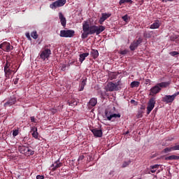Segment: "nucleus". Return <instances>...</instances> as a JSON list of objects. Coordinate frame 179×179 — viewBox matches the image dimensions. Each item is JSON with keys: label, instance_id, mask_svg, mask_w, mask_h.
<instances>
[{"label": "nucleus", "instance_id": "1", "mask_svg": "<svg viewBox=\"0 0 179 179\" xmlns=\"http://www.w3.org/2000/svg\"><path fill=\"white\" fill-rule=\"evenodd\" d=\"M106 30V27L103 25L96 26V25H92L90 26L89 24V22H85L83 24V33L81 35V38L83 40L85 38H87V37L92 34H96V36H99L100 33H103Z\"/></svg>", "mask_w": 179, "mask_h": 179}, {"label": "nucleus", "instance_id": "2", "mask_svg": "<svg viewBox=\"0 0 179 179\" xmlns=\"http://www.w3.org/2000/svg\"><path fill=\"white\" fill-rule=\"evenodd\" d=\"M18 151L25 156H33V155H34V150H31V147L29 144L19 145Z\"/></svg>", "mask_w": 179, "mask_h": 179}, {"label": "nucleus", "instance_id": "3", "mask_svg": "<svg viewBox=\"0 0 179 179\" xmlns=\"http://www.w3.org/2000/svg\"><path fill=\"white\" fill-rule=\"evenodd\" d=\"M51 44L45 45L43 47V50L41 51L39 54V57L43 61H45V59H48L50 58V55H51Z\"/></svg>", "mask_w": 179, "mask_h": 179}, {"label": "nucleus", "instance_id": "4", "mask_svg": "<svg viewBox=\"0 0 179 179\" xmlns=\"http://www.w3.org/2000/svg\"><path fill=\"white\" fill-rule=\"evenodd\" d=\"M120 83L121 81H117V83H114L113 82L108 83L106 86V92H118V90H121V87H120Z\"/></svg>", "mask_w": 179, "mask_h": 179}, {"label": "nucleus", "instance_id": "5", "mask_svg": "<svg viewBox=\"0 0 179 179\" xmlns=\"http://www.w3.org/2000/svg\"><path fill=\"white\" fill-rule=\"evenodd\" d=\"M59 36L60 37H65L66 38H71L75 36V31L71 29L61 30Z\"/></svg>", "mask_w": 179, "mask_h": 179}, {"label": "nucleus", "instance_id": "6", "mask_svg": "<svg viewBox=\"0 0 179 179\" xmlns=\"http://www.w3.org/2000/svg\"><path fill=\"white\" fill-rule=\"evenodd\" d=\"M66 3V0H57L50 5V9H57V8H61Z\"/></svg>", "mask_w": 179, "mask_h": 179}, {"label": "nucleus", "instance_id": "7", "mask_svg": "<svg viewBox=\"0 0 179 179\" xmlns=\"http://www.w3.org/2000/svg\"><path fill=\"white\" fill-rule=\"evenodd\" d=\"M105 116L108 121H114L113 118H121V115L120 113H111V112L108 113L107 110L105 111Z\"/></svg>", "mask_w": 179, "mask_h": 179}, {"label": "nucleus", "instance_id": "8", "mask_svg": "<svg viewBox=\"0 0 179 179\" xmlns=\"http://www.w3.org/2000/svg\"><path fill=\"white\" fill-rule=\"evenodd\" d=\"M0 48L6 52H9V51H12V50H13V46L8 42H3L0 44Z\"/></svg>", "mask_w": 179, "mask_h": 179}, {"label": "nucleus", "instance_id": "9", "mask_svg": "<svg viewBox=\"0 0 179 179\" xmlns=\"http://www.w3.org/2000/svg\"><path fill=\"white\" fill-rule=\"evenodd\" d=\"M142 41H143V39L140 37L138 38L137 41H134V42H132L129 46L131 51H135V50H136L138 47H139V45L142 44Z\"/></svg>", "mask_w": 179, "mask_h": 179}, {"label": "nucleus", "instance_id": "10", "mask_svg": "<svg viewBox=\"0 0 179 179\" xmlns=\"http://www.w3.org/2000/svg\"><path fill=\"white\" fill-rule=\"evenodd\" d=\"M155 104H156V99L151 98L148 103L147 106V114L149 115L150 113H152V110L155 108Z\"/></svg>", "mask_w": 179, "mask_h": 179}, {"label": "nucleus", "instance_id": "11", "mask_svg": "<svg viewBox=\"0 0 179 179\" xmlns=\"http://www.w3.org/2000/svg\"><path fill=\"white\" fill-rule=\"evenodd\" d=\"M161 91H162V88L159 87L158 84H157L154 87H151V89L150 90V95L155 96V94H157V93H160Z\"/></svg>", "mask_w": 179, "mask_h": 179}, {"label": "nucleus", "instance_id": "12", "mask_svg": "<svg viewBox=\"0 0 179 179\" xmlns=\"http://www.w3.org/2000/svg\"><path fill=\"white\" fill-rule=\"evenodd\" d=\"M175 98L173 95H165L164 97H162V101L164 103H166V104H169V103H173L174 101Z\"/></svg>", "mask_w": 179, "mask_h": 179}, {"label": "nucleus", "instance_id": "13", "mask_svg": "<svg viewBox=\"0 0 179 179\" xmlns=\"http://www.w3.org/2000/svg\"><path fill=\"white\" fill-rule=\"evenodd\" d=\"M91 131L96 138H101V136H103V130L101 129H91Z\"/></svg>", "mask_w": 179, "mask_h": 179}, {"label": "nucleus", "instance_id": "14", "mask_svg": "<svg viewBox=\"0 0 179 179\" xmlns=\"http://www.w3.org/2000/svg\"><path fill=\"white\" fill-rule=\"evenodd\" d=\"M87 83V78H83L81 80V83L79 84L78 92H83Z\"/></svg>", "mask_w": 179, "mask_h": 179}, {"label": "nucleus", "instance_id": "15", "mask_svg": "<svg viewBox=\"0 0 179 179\" xmlns=\"http://www.w3.org/2000/svg\"><path fill=\"white\" fill-rule=\"evenodd\" d=\"M97 104V98H91L90 101L88 102V108L89 110H92L93 107Z\"/></svg>", "mask_w": 179, "mask_h": 179}, {"label": "nucleus", "instance_id": "16", "mask_svg": "<svg viewBox=\"0 0 179 179\" xmlns=\"http://www.w3.org/2000/svg\"><path fill=\"white\" fill-rule=\"evenodd\" d=\"M59 19L60 20L62 26H63V27H65L66 26V18L61 12L59 13Z\"/></svg>", "mask_w": 179, "mask_h": 179}, {"label": "nucleus", "instance_id": "17", "mask_svg": "<svg viewBox=\"0 0 179 179\" xmlns=\"http://www.w3.org/2000/svg\"><path fill=\"white\" fill-rule=\"evenodd\" d=\"M52 171H55L57 169H59V167H62V163L59 162V160H57L54 162V164H52Z\"/></svg>", "mask_w": 179, "mask_h": 179}, {"label": "nucleus", "instance_id": "18", "mask_svg": "<svg viewBox=\"0 0 179 179\" xmlns=\"http://www.w3.org/2000/svg\"><path fill=\"white\" fill-rule=\"evenodd\" d=\"M173 150H179V145H176L171 148H166L164 149V153H169L170 152H173Z\"/></svg>", "mask_w": 179, "mask_h": 179}, {"label": "nucleus", "instance_id": "19", "mask_svg": "<svg viewBox=\"0 0 179 179\" xmlns=\"http://www.w3.org/2000/svg\"><path fill=\"white\" fill-rule=\"evenodd\" d=\"M161 24H162V23H160V21L157 20L150 26V29H159V27H160Z\"/></svg>", "mask_w": 179, "mask_h": 179}, {"label": "nucleus", "instance_id": "20", "mask_svg": "<svg viewBox=\"0 0 179 179\" xmlns=\"http://www.w3.org/2000/svg\"><path fill=\"white\" fill-rule=\"evenodd\" d=\"M171 84V81L162 82L157 83L158 86L162 89V87H169Z\"/></svg>", "mask_w": 179, "mask_h": 179}, {"label": "nucleus", "instance_id": "21", "mask_svg": "<svg viewBox=\"0 0 179 179\" xmlns=\"http://www.w3.org/2000/svg\"><path fill=\"white\" fill-rule=\"evenodd\" d=\"M90 55L94 58V59H96V58L99 57V51L96 49H92Z\"/></svg>", "mask_w": 179, "mask_h": 179}, {"label": "nucleus", "instance_id": "22", "mask_svg": "<svg viewBox=\"0 0 179 179\" xmlns=\"http://www.w3.org/2000/svg\"><path fill=\"white\" fill-rule=\"evenodd\" d=\"M16 103V99L13 98L11 99H9L7 102L4 103L5 107H8L9 106H13Z\"/></svg>", "mask_w": 179, "mask_h": 179}, {"label": "nucleus", "instance_id": "23", "mask_svg": "<svg viewBox=\"0 0 179 179\" xmlns=\"http://www.w3.org/2000/svg\"><path fill=\"white\" fill-rule=\"evenodd\" d=\"M89 57V52L83 53L80 55L79 61L81 62V64L86 59V57Z\"/></svg>", "mask_w": 179, "mask_h": 179}, {"label": "nucleus", "instance_id": "24", "mask_svg": "<svg viewBox=\"0 0 179 179\" xmlns=\"http://www.w3.org/2000/svg\"><path fill=\"white\" fill-rule=\"evenodd\" d=\"M165 160H179L178 155H171L165 157Z\"/></svg>", "mask_w": 179, "mask_h": 179}, {"label": "nucleus", "instance_id": "25", "mask_svg": "<svg viewBox=\"0 0 179 179\" xmlns=\"http://www.w3.org/2000/svg\"><path fill=\"white\" fill-rule=\"evenodd\" d=\"M141 83L139 81H133L131 83V87H139Z\"/></svg>", "mask_w": 179, "mask_h": 179}, {"label": "nucleus", "instance_id": "26", "mask_svg": "<svg viewBox=\"0 0 179 179\" xmlns=\"http://www.w3.org/2000/svg\"><path fill=\"white\" fill-rule=\"evenodd\" d=\"M12 72H13V71L10 70V69H8L7 70H4L6 78H9V76H10Z\"/></svg>", "mask_w": 179, "mask_h": 179}, {"label": "nucleus", "instance_id": "27", "mask_svg": "<svg viewBox=\"0 0 179 179\" xmlns=\"http://www.w3.org/2000/svg\"><path fill=\"white\" fill-rule=\"evenodd\" d=\"M102 15V17H103V19L105 20H107V19H108V17H110V16H111V13H103L101 14Z\"/></svg>", "mask_w": 179, "mask_h": 179}, {"label": "nucleus", "instance_id": "28", "mask_svg": "<svg viewBox=\"0 0 179 179\" xmlns=\"http://www.w3.org/2000/svg\"><path fill=\"white\" fill-rule=\"evenodd\" d=\"M31 36L34 40H37V38H38V35L37 34V31H36L31 33Z\"/></svg>", "mask_w": 179, "mask_h": 179}, {"label": "nucleus", "instance_id": "29", "mask_svg": "<svg viewBox=\"0 0 179 179\" xmlns=\"http://www.w3.org/2000/svg\"><path fill=\"white\" fill-rule=\"evenodd\" d=\"M143 37H145V38H150L152 37V31L144 32Z\"/></svg>", "mask_w": 179, "mask_h": 179}, {"label": "nucleus", "instance_id": "30", "mask_svg": "<svg viewBox=\"0 0 179 179\" xmlns=\"http://www.w3.org/2000/svg\"><path fill=\"white\" fill-rule=\"evenodd\" d=\"M27 141H29V137L27 136L24 137L22 141H21V145H29L27 143Z\"/></svg>", "mask_w": 179, "mask_h": 179}, {"label": "nucleus", "instance_id": "31", "mask_svg": "<svg viewBox=\"0 0 179 179\" xmlns=\"http://www.w3.org/2000/svg\"><path fill=\"white\" fill-rule=\"evenodd\" d=\"M125 2H127V3H132V0H120V4L122 5V3H125Z\"/></svg>", "mask_w": 179, "mask_h": 179}, {"label": "nucleus", "instance_id": "32", "mask_svg": "<svg viewBox=\"0 0 179 179\" xmlns=\"http://www.w3.org/2000/svg\"><path fill=\"white\" fill-rule=\"evenodd\" d=\"M109 77L110 80H113V79H115L117 78V74L115 73H110L109 74Z\"/></svg>", "mask_w": 179, "mask_h": 179}, {"label": "nucleus", "instance_id": "33", "mask_svg": "<svg viewBox=\"0 0 179 179\" xmlns=\"http://www.w3.org/2000/svg\"><path fill=\"white\" fill-rule=\"evenodd\" d=\"M31 135L35 139H38V131H34Z\"/></svg>", "mask_w": 179, "mask_h": 179}, {"label": "nucleus", "instance_id": "34", "mask_svg": "<svg viewBox=\"0 0 179 179\" xmlns=\"http://www.w3.org/2000/svg\"><path fill=\"white\" fill-rule=\"evenodd\" d=\"M122 20H124V22H128V20H129V17H128V15H125L124 16L122 17Z\"/></svg>", "mask_w": 179, "mask_h": 179}, {"label": "nucleus", "instance_id": "35", "mask_svg": "<svg viewBox=\"0 0 179 179\" xmlns=\"http://www.w3.org/2000/svg\"><path fill=\"white\" fill-rule=\"evenodd\" d=\"M68 104L69 106H76L78 103L75 101H69Z\"/></svg>", "mask_w": 179, "mask_h": 179}, {"label": "nucleus", "instance_id": "36", "mask_svg": "<svg viewBox=\"0 0 179 179\" xmlns=\"http://www.w3.org/2000/svg\"><path fill=\"white\" fill-rule=\"evenodd\" d=\"M129 164H131V161L124 162L122 164V167L123 168L127 167V166H129Z\"/></svg>", "mask_w": 179, "mask_h": 179}, {"label": "nucleus", "instance_id": "37", "mask_svg": "<svg viewBox=\"0 0 179 179\" xmlns=\"http://www.w3.org/2000/svg\"><path fill=\"white\" fill-rule=\"evenodd\" d=\"M104 22H106V20L104 19L103 17L101 16V17H100V19L99 20V24H103V23H104Z\"/></svg>", "mask_w": 179, "mask_h": 179}, {"label": "nucleus", "instance_id": "38", "mask_svg": "<svg viewBox=\"0 0 179 179\" xmlns=\"http://www.w3.org/2000/svg\"><path fill=\"white\" fill-rule=\"evenodd\" d=\"M178 52L177 51H173L170 52V55H171V57H176V55H178Z\"/></svg>", "mask_w": 179, "mask_h": 179}, {"label": "nucleus", "instance_id": "39", "mask_svg": "<svg viewBox=\"0 0 179 179\" xmlns=\"http://www.w3.org/2000/svg\"><path fill=\"white\" fill-rule=\"evenodd\" d=\"M19 135V130L15 129L13 132V136H17Z\"/></svg>", "mask_w": 179, "mask_h": 179}, {"label": "nucleus", "instance_id": "40", "mask_svg": "<svg viewBox=\"0 0 179 179\" xmlns=\"http://www.w3.org/2000/svg\"><path fill=\"white\" fill-rule=\"evenodd\" d=\"M30 120L31 122L37 123V121L36 120V117H34V116L31 117Z\"/></svg>", "mask_w": 179, "mask_h": 179}, {"label": "nucleus", "instance_id": "41", "mask_svg": "<svg viewBox=\"0 0 179 179\" xmlns=\"http://www.w3.org/2000/svg\"><path fill=\"white\" fill-rule=\"evenodd\" d=\"M36 131H38V129H37V127H32L31 128V132H36Z\"/></svg>", "mask_w": 179, "mask_h": 179}, {"label": "nucleus", "instance_id": "42", "mask_svg": "<svg viewBox=\"0 0 179 179\" xmlns=\"http://www.w3.org/2000/svg\"><path fill=\"white\" fill-rule=\"evenodd\" d=\"M127 53H128V51L127 50H122L120 52L121 55H127Z\"/></svg>", "mask_w": 179, "mask_h": 179}, {"label": "nucleus", "instance_id": "43", "mask_svg": "<svg viewBox=\"0 0 179 179\" xmlns=\"http://www.w3.org/2000/svg\"><path fill=\"white\" fill-rule=\"evenodd\" d=\"M159 166H160V165H159V164H155V165H154V166H150V169H152V170H154L155 169H158Z\"/></svg>", "mask_w": 179, "mask_h": 179}, {"label": "nucleus", "instance_id": "44", "mask_svg": "<svg viewBox=\"0 0 179 179\" xmlns=\"http://www.w3.org/2000/svg\"><path fill=\"white\" fill-rule=\"evenodd\" d=\"M7 69H9V65L8 64V63H6L4 66V71H6Z\"/></svg>", "mask_w": 179, "mask_h": 179}, {"label": "nucleus", "instance_id": "45", "mask_svg": "<svg viewBox=\"0 0 179 179\" xmlns=\"http://www.w3.org/2000/svg\"><path fill=\"white\" fill-rule=\"evenodd\" d=\"M36 179H44V176L38 175V176H36Z\"/></svg>", "mask_w": 179, "mask_h": 179}, {"label": "nucleus", "instance_id": "46", "mask_svg": "<svg viewBox=\"0 0 179 179\" xmlns=\"http://www.w3.org/2000/svg\"><path fill=\"white\" fill-rule=\"evenodd\" d=\"M178 94H179V92H178L173 94L172 96H174V99H176V97H177V96H178Z\"/></svg>", "mask_w": 179, "mask_h": 179}, {"label": "nucleus", "instance_id": "47", "mask_svg": "<svg viewBox=\"0 0 179 179\" xmlns=\"http://www.w3.org/2000/svg\"><path fill=\"white\" fill-rule=\"evenodd\" d=\"M26 37L29 39V40H30V34L29 33H27L26 34Z\"/></svg>", "mask_w": 179, "mask_h": 179}, {"label": "nucleus", "instance_id": "48", "mask_svg": "<svg viewBox=\"0 0 179 179\" xmlns=\"http://www.w3.org/2000/svg\"><path fill=\"white\" fill-rule=\"evenodd\" d=\"M85 157L83 155H81L78 157V162H80V160H82L83 159H84Z\"/></svg>", "mask_w": 179, "mask_h": 179}, {"label": "nucleus", "instance_id": "49", "mask_svg": "<svg viewBox=\"0 0 179 179\" xmlns=\"http://www.w3.org/2000/svg\"><path fill=\"white\" fill-rule=\"evenodd\" d=\"M159 1H162V2H173V0H159Z\"/></svg>", "mask_w": 179, "mask_h": 179}, {"label": "nucleus", "instance_id": "50", "mask_svg": "<svg viewBox=\"0 0 179 179\" xmlns=\"http://www.w3.org/2000/svg\"><path fill=\"white\" fill-rule=\"evenodd\" d=\"M151 171V173H156V170H155V169H151V171Z\"/></svg>", "mask_w": 179, "mask_h": 179}, {"label": "nucleus", "instance_id": "51", "mask_svg": "<svg viewBox=\"0 0 179 179\" xmlns=\"http://www.w3.org/2000/svg\"><path fill=\"white\" fill-rule=\"evenodd\" d=\"M156 156H157L156 154L153 155L151 157V159H153V157H156Z\"/></svg>", "mask_w": 179, "mask_h": 179}, {"label": "nucleus", "instance_id": "52", "mask_svg": "<svg viewBox=\"0 0 179 179\" xmlns=\"http://www.w3.org/2000/svg\"><path fill=\"white\" fill-rule=\"evenodd\" d=\"M131 104H134V103H135V100H131Z\"/></svg>", "mask_w": 179, "mask_h": 179}, {"label": "nucleus", "instance_id": "53", "mask_svg": "<svg viewBox=\"0 0 179 179\" xmlns=\"http://www.w3.org/2000/svg\"><path fill=\"white\" fill-rule=\"evenodd\" d=\"M14 83H15V85H17V81H15Z\"/></svg>", "mask_w": 179, "mask_h": 179}, {"label": "nucleus", "instance_id": "54", "mask_svg": "<svg viewBox=\"0 0 179 179\" xmlns=\"http://www.w3.org/2000/svg\"><path fill=\"white\" fill-rule=\"evenodd\" d=\"M126 134H129V131H127Z\"/></svg>", "mask_w": 179, "mask_h": 179}, {"label": "nucleus", "instance_id": "55", "mask_svg": "<svg viewBox=\"0 0 179 179\" xmlns=\"http://www.w3.org/2000/svg\"><path fill=\"white\" fill-rule=\"evenodd\" d=\"M113 110H115V107H113Z\"/></svg>", "mask_w": 179, "mask_h": 179}, {"label": "nucleus", "instance_id": "56", "mask_svg": "<svg viewBox=\"0 0 179 179\" xmlns=\"http://www.w3.org/2000/svg\"><path fill=\"white\" fill-rule=\"evenodd\" d=\"M49 1H55V0H49Z\"/></svg>", "mask_w": 179, "mask_h": 179}, {"label": "nucleus", "instance_id": "57", "mask_svg": "<svg viewBox=\"0 0 179 179\" xmlns=\"http://www.w3.org/2000/svg\"><path fill=\"white\" fill-rule=\"evenodd\" d=\"M63 68H65V66H63Z\"/></svg>", "mask_w": 179, "mask_h": 179}]
</instances>
